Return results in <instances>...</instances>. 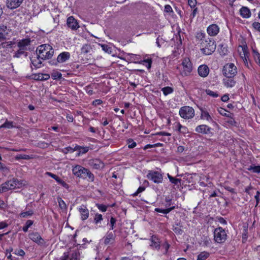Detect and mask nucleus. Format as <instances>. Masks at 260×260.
Here are the masks:
<instances>
[{"label":"nucleus","instance_id":"nucleus-1","mask_svg":"<svg viewBox=\"0 0 260 260\" xmlns=\"http://www.w3.org/2000/svg\"><path fill=\"white\" fill-rule=\"evenodd\" d=\"M196 39L199 42L202 53L205 55L212 54L215 50L216 44L215 41L209 38L204 32H198Z\"/></svg>","mask_w":260,"mask_h":260},{"label":"nucleus","instance_id":"nucleus-2","mask_svg":"<svg viewBox=\"0 0 260 260\" xmlns=\"http://www.w3.org/2000/svg\"><path fill=\"white\" fill-rule=\"evenodd\" d=\"M36 53L43 60H46L52 57L54 54V49L51 45L45 44L39 46Z\"/></svg>","mask_w":260,"mask_h":260},{"label":"nucleus","instance_id":"nucleus-3","mask_svg":"<svg viewBox=\"0 0 260 260\" xmlns=\"http://www.w3.org/2000/svg\"><path fill=\"white\" fill-rule=\"evenodd\" d=\"M22 182L17 179L13 178L0 185V193L5 192L9 190L20 188Z\"/></svg>","mask_w":260,"mask_h":260},{"label":"nucleus","instance_id":"nucleus-4","mask_svg":"<svg viewBox=\"0 0 260 260\" xmlns=\"http://www.w3.org/2000/svg\"><path fill=\"white\" fill-rule=\"evenodd\" d=\"M222 72L226 77L233 78L237 73V68L233 63H228L223 66Z\"/></svg>","mask_w":260,"mask_h":260},{"label":"nucleus","instance_id":"nucleus-5","mask_svg":"<svg viewBox=\"0 0 260 260\" xmlns=\"http://www.w3.org/2000/svg\"><path fill=\"white\" fill-rule=\"evenodd\" d=\"M226 238V233L222 228L219 227L214 230V239L216 242L223 243L225 241Z\"/></svg>","mask_w":260,"mask_h":260},{"label":"nucleus","instance_id":"nucleus-6","mask_svg":"<svg viewBox=\"0 0 260 260\" xmlns=\"http://www.w3.org/2000/svg\"><path fill=\"white\" fill-rule=\"evenodd\" d=\"M179 115L184 119H191L194 116V111L191 107L184 106L180 108L179 110Z\"/></svg>","mask_w":260,"mask_h":260},{"label":"nucleus","instance_id":"nucleus-7","mask_svg":"<svg viewBox=\"0 0 260 260\" xmlns=\"http://www.w3.org/2000/svg\"><path fill=\"white\" fill-rule=\"evenodd\" d=\"M181 64L183 67L182 74L184 76H188L192 71V64L188 58H185L182 60Z\"/></svg>","mask_w":260,"mask_h":260},{"label":"nucleus","instance_id":"nucleus-8","mask_svg":"<svg viewBox=\"0 0 260 260\" xmlns=\"http://www.w3.org/2000/svg\"><path fill=\"white\" fill-rule=\"evenodd\" d=\"M147 177L149 179L156 183H160L162 181V176L158 172L150 171L147 175Z\"/></svg>","mask_w":260,"mask_h":260},{"label":"nucleus","instance_id":"nucleus-9","mask_svg":"<svg viewBox=\"0 0 260 260\" xmlns=\"http://www.w3.org/2000/svg\"><path fill=\"white\" fill-rule=\"evenodd\" d=\"M28 237L30 240L38 245H43L45 244V241L38 232H31L29 234Z\"/></svg>","mask_w":260,"mask_h":260},{"label":"nucleus","instance_id":"nucleus-10","mask_svg":"<svg viewBox=\"0 0 260 260\" xmlns=\"http://www.w3.org/2000/svg\"><path fill=\"white\" fill-rule=\"evenodd\" d=\"M85 171H86V169L79 165H77L72 169L73 173L75 176L82 178L85 177Z\"/></svg>","mask_w":260,"mask_h":260},{"label":"nucleus","instance_id":"nucleus-11","mask_svg":"<svg viewBox=\"0 0 260 260\" xmlns=\"http://www.w3.org/2000/svg\"><path fill=\"white\" fill-rule=\"evenodd\" d=\"M196 132L205 135H208L211 133V128L205 124H202L196 127Z\"/></svg>","mask_w":260,"mask_h":260},{"label":"nucleus","instance_id":"nucleus-12","mask_svg":"<svg viewBox=\"0 0 260 260\" xmlns=\"http://www.w3.org/2000/svg\"><path fill=\"white\" fill-rule=\"evenodd\" d=\"M219 31V27L216 24L210 25L207 28V32L210 36H215Z\"/></svg>","mask_w":260,"mask_h":260},{"label":"nucleus","instance_id":"nucleus-13","mask_svg":"<svg viewBox=\"0 0 260 260\" xmlns=\"http://www.w3.org/2000/svg\"><path fill=\"white\" fill-rule=\"evenodd\" d=\"M67 24L72 30H77L79 27L77 21L73 16H70L67 19Z\"/></svg>","mask_w":260,"mask_h":260},{"label":"nucleus","instance_id":"nucleus-14","mask_svg":"<svg viewBox=\"0 0 260 260\" xmlns=\"http://www.w3.org/2000/svg\"><path fill=\"white\" fill-rule=\"evenodd\" d=\"M32 64L35 68H40L42 66V61L43 60L41 58L38 56L37 53L34 54L30 58Z\"/></svg>","mask_w":260,"mask_h":260},{"label":"nucleus","instance_id":"nucleus-15","mask_svg":"<svg viewBox=\"0 0 260 260\" xmlns=\"http://www.w3.org/2000/svg\"><path fill=\"white\" fill-rule=\"evenodd\" d=\"M89 166L94 169H100L104 167V164L98 159H93L89 161Z\"/></svg>","mask_w":260,"mask_h":260},{"label":"nucleus","instance_id":"nucleus-16","mask_svg":"<svg viewBox=\"0 0 260 260\" xmlns=\"http://www.w3.org/2000/svg\"><path fill=\"white\" fill-rule=\"evenodd\" d=\"M209 68L207 65L202 64L199 67L198 69V74L202 77H206L209 73Z\"/></svg>","mask_w":260,"mask_h":260},{"label":"nucleus","instance_id":"nucleus-17","mask_svg":"<svg viewBox=\"0 0 260 260\" xmlns=\"http://www.w3.org/2000/svg\"><path fill=\"white\" fill-rule=\"evenodd\" d=\"M78 211L80 213L81 218L82 220L87 219L89 217V211L87 207L82 205L78 208Z\"/></svg>","mask_w":260,"mask_h":260},{"label":"nucleus","instance_id":"nucleus-18","mask_svg":"<svg viewBox=\"0 0 260 260\" xmlns=\"http://www.w3.org/2000/svg\"><path fill=\"white\" fill-rule=\"evenodd\" d=\"M23 0H7V6L11 9H14L19 7L22 3Z\"/></svg>","mask_w":260,"mask_h":260},{"label":"nucleus","instance_id":"nucleus-19","mask_svg":"<svg viewBox=\"0 0 260 260\" xmlns=\"http://www.w3.org/2000/svg\"><path fill=\"white\" fill-rule=\"evenodd\" d=\"M70 58V53L68 52H63L60 53L57 58V62L58 63H63L69 59Z\"/></svg>","mask_w":260,"mask_h":260},{"label":"nucleus","instance_id":"nucleus-20","mask_svg":"<svg viewBox=\"0 0 260 260\" xmlns=\"http://www.w3.org/2000/svg\"><path fill=\"white\" fill-rule=\"evenodd\" d=\"M236 81L233 78L226 77L225 79H223V83L227 88H232L234 87L236 84Z\"/></svg>","mask_w":260,"mask_h":260},{"label":"nucleus","instance_id":"nucleus-21","mask_svg":"<svg viewBox=\"0 0 260 260\" xmlns=\"http://www.w3.org/2000/svg\"><path fill=\"white\" fill-rule=\"evenodd\" d=\"M30 40L29 39H24L20 41L18 43V47L19 48H21L24 50L27 49V46L30 45Z\"/></svg>","mask_w":260,"mask_h":260},{"label":"nucleus","instance_id":"nucleus-22","mask_svg":"<svg viewBox=\"0 0 260 260\" xmlns=\"http://www.w3.org/2000/svg\"><path fill=\"white\" fill-rule=\"evenodd\" d=\"M240 13L241 16L243 18H248L251 16V12L250 10L246 7H242L240 10Z\"/></svg>","mask_w":260,"mask_h":260},{"label":"nucleus","instance_id":"nucleus-23","mask_svg":"<svg viewBox=\"0 0 260 260\" xmlns=\"http://www.w3.org/2000/svg\"><path fill=\"white\" fill-rule=\"evenodd\" d=\"M113 240V233L111 231H109L105 237L104 243L106 245L109 244L111 241Z\"/></svg>","mask_w":260,"mask_h":260},{"label":"nucleus","instance_id":"nucleus-24","mask_svg":"<svg viewBox=\"0 0 260 260\" xmlns=\"http://www.w3.org/2000/svg\"><path fill=\"white\" fill-rule=\"evenodd\" d=\"M201 118L202 119L206 120L208 121H212V118L209 113L205 110H201Z\"/></svg>","mask_w":260,"mask_h":260},{"label":"nucleus","instance_id":"nucleus-25","mask_svg":"<svg viewBox=\"0 0 260 260\" xmlns=\"http://www.w3.org/2000/svg\"><path fill=\"white\" fill-rule=\"evenodd\" d=\"M85 175L84 177H83L84 179H87L89 181H93L94 179V176L93 174L88 169H86V171H85L84 174Z\"/></svg>","mask_w":260,"mask_h":260},{"label":"nucleus","instance_id":"nucleus-26","mask_svg":"<svg viewBox=\"0 0 260 260\" xmlns=\"http://www.w3.org/2000/svg\"><path fill=\"white\" fill-rule=\"evenodd\" d=\"M210 256V253L207 251H203L201 252L197 257V260H206Z\"/></svg>","mask_w":260,"mask_h":260},{"label":"nucleus","instance_id":"nucleus-27","mask_svg":"<svg viewBox=\"0 0 260 260\" xmlns=\"http://www.w3.org/2000/svg\"><path fill=\"white\" fill-rule=\"evenodd\" d=\"M34 212L32 210H28L26 211L21 212L19 215L20 218H27L31 216L34 214Z\"/></svg>","mask_w":260,"mask_h":260},{"label":"nucleus","instance_id":"nucleus-28","mask_svg":"<svg viewBox=\"0 0 260 260\" xmlns=\"http://www.w3.org/2000/svg\"><path fill=\"white\" fill-rule=\"evenodd\" d=\"M92 50L91 47L89 44H85L81 48V51L82 54L90 53Z\"/></svg>","mask_w":260,"mask_h":260},{"label":"nucleus","instance_id":"nucleus-29","mask_svg":"<svg viewBox=\"0 0 260 260\" xmlns=\"http://www.w3.org/2000/svg\"><path fill=\"white\" fill-rule=\"evenodd\" d=\"M218 51L222 56L225 55L228 53L227 48L223 44H220L218 46Z\"/></svg>","mask_w":260,"mask_h":260},{"label":"nucleus","instance_id":"nucleus-30","mask_svg":"<svg viewBox=\"0 0 260 260\" xmlns=\"http://www.w3.org/2000/svg\"><path fill=\"white\" fill-rule=\"evenodd\" d=\"M75 149L76 150L79 151V154L78 155L80 154H83L87 152L89 150V147H82V146H76L75 147Z\"/></svg>","mask_w":260,"mask_h":260},{"label":"nucleus","instance_id":"nucleus-31","mask_svg":"<svg viewBox=\"0 0 260 260\" xmlns=\"http://www.w3.org/2000/svg\"><path fill=\"white\" fill-rule=\"evenodd\" d=\"M175 208V206L171 207L170 208H169L166 209H162L160 208H155V211L164 214H167L169 213L170 211H171L172 210H173Z\"/></svg>","mask_w":260,"mask_h":260},{"label":"nucleus","instance_id":"nucleus-32","mask_svg":"<svg viewBox=\"0 0 260 260\" xmlns=\"http://www.w3.org/2000/svg\"><path fill=\"white\" fill-rule=\"evenodd\" d=\"M34 221L31 220H28L25 222V225L22 228V230L24 232H27L28 229L33 224Z\"/></svg>","mask_w":260,"mask_h":260},{"label":"nucleus","instance_id":"nucleus-33","mask_svg":"<svg viewBox=\"0 0 260 260\" xmlns=\"http://www.w3.org/2000/svg\"><path fill=\"white\" fill-rule=\"evenodd\" d=\"M247 169L253 173H260V166H250Z\"/></svg>","mask_w":260,"mask_h":260},{"label":"nucleus","instance_id":"nucleus-34","mask_svg":"<svg viewBox=\"0 0 260 260\" xmlns=\"http://www.w3.org/2000/svg\"><path fill=\"white\" fill-rule=\"evenodd\" d=\"M161 91H162L164 94L165 95H167L173 92V89L172 87L167 86L164 87L161 89Z\"/></svg>","mask_w":260,"mask_h":260},{"label":"nucleus","instance_id":"nucleus-35","mask_svg":"<svg viewBox=\"0 0 260 260\" xmlns=\"http://www.w3.org/2000/svg\"><path fill=\"white\" fill-rule=\"evenodd\" d=\"M102 50L105 52L108 53H111L112 52V48L107 44H100Z\"/></svg>","mask_w":260,"mask_h":260},{"label":"nucleus","instance_id":"nucleus-36","mask_svg":"<svg viewBox=\"0 0 260 260\" xmlns=\"http://www.w3.org/2000/svg\"><path fill=\"white\" fill-rule=\"evenodd\" d=\"M178 131L182 133V134H187L188 133V129L186 127L182 126L181 124L178 123L177 124Z\"/></svg>","mask_w":260,"mask_h":260},{"label":"nucleus","instance_id":"nucleus-37","mask_svg":"<svg viewBox=\"0 0 260 260\" xmlns=\"http://www.w3.org/2000/svg\"><path fill=\"white\" fill-rule=\"evenodd\" d=\"M151 246L155 248H159V244L158 239L155 237H152L151 239Z\"/></svg>","mask_w":260,"mask_h":260},{"label":"nucleus","instance_id":"nucleus-38","mask_svg":"<svg viewBox=\"0 0 260 260\" xmlns=\"http://www.w3.org/2000/svg\"><path fill=\"white\" fill-rule=\"evenodd\" d=\"M15 43L14 42L8 41V42H5L2 43V46H3V48H12L13 47L14 45H15Z\"/></svg>","mask_w":260,"mask_h":260},{"label":"nucleus","instance_id":"nucleus-39","mask_svg":"<svg viewBox=\"0 0 260 260\" xmlns=\"http://www.w3.org/2000/svg\"><path fill=\"white\" fill-rule=\"evenodd\" d=\"M168 177L170 180V181L175 185H177L178 183H180L181 182V179H177L173 177L171 175H170L169 174H168Z\"/></svg>","mask_w":260,"mask_h":260},{"label":"nucleus","instance_id":"nucleus-40","mask_svg":"<svg viewBox=\"0 0 260 260\" xmlns=\"http://www.w3.org/2000/svg\"><path fill=\"white\" fill-rule=\"evenodd\" d=\"M57 201L58 203V205H59V207L61 209H63V210L66 209H67L66 204L65 202L62 200V199L60 197H58L57 198Z\"/></svg>","mask_w":260,"mask_h":260},{"label":"nucleus","instance_id":"nucleus-41","mask_svg":"<svg viewBox=\"0 0 260 260\" xmlns=\"http://www.w3.org/2000/svg\"><path fill=\"white\" fill-rule=\"evenodd\" d=\"M15 158L17 160H19L21 159H25V160H28L31 158L29 155H26V154H17Z\"/></svg>","mask_w":260,"mask_h":260},{"label":"nucleus","instance_id":"nucleus-42","mask_svg":"<svg viewBox=\"0 0 260 260\" xmlns=\"http://www.w3.org/2000/svg\"><path fill=\"white\" fill-rule=\"evenodd\" d=\"M252 52L255 61L260 66V54L255 50H253Z\"/></svg>","mask_w":260,"mask_h":260},{"label":"nucleus","instance_id":"nucleus-43","mask_svg":"<svg viewBox=\"0 0 260 260\" xmlns=\"http://www.w3.org/2000/svg\"><path fill=\"white\" fill-rule=\"evenodd\" d=\"M13 250V249L12 247H10L6 250V254L8 255L7 258L10 260H15V257H13L11 254V252H12Z\"/></svg>","mask_w":260,"mask_h":260},{"label":"nucleus","instance_id":"nucleus-44","mask_svg":"<svg viewBox=\"0 0 260 260\" xmlns=\"http://www.w3.org/2000/svg\"><path fill=\"white\" fill-rule=\"evenodd\" d=\"M14 125H13V122L11 121H9L7 120L3 124L0 126V128L1 127H5L7 128H11L14 127Z\"/></svg>","mask_w":260,"mask_h":260},{"label":"nucleus","instance_id":"nucleus-45","mask_svg":"<svg viewBox=\"0 0 260 260\" xmlns=\"http://www.w3.org/2000/svg\"><path fill=\"white\" fill-rule=\"evenodd\" d=\"M173 230L176 234L181 235L183 233L182 230L178 224H176L175 226H174Z\"/></svg>","mask_w":260,"mask_h":260},{"label":"nucleus","instance_id":"nucleus-46","mask_svg":"<svg viewBox=\"0 0 260 260\" xmlns=\"http://www.w3.org/2000/svg\"><path fill=\"white\" fill-rule=\"evenodd\" d=\"M79 256V251H75L73 252L71 255H69L70 260H77Z\"/></svg>","mask_w":260,"mask_h":260},{"label":"nucleus","instance_id":"nucleus-47","mask_svg":"<svg viewBox=\"0 0 260 260\" xmlns=\"http://www.w3.org/2000/svg\"><path fill=\"white\" fill-rule=\"evenodd\" d=\"M141 63L145 65L147 67V69H149L151 67L152 60L151 59H147L143 61H141Z\"/></svg>","mask_w":260,"mask_h":260},{"label":"nucleus","instance_id":"nucleus-48","mask_svg":"<svg viewBox=\"0 0 260 260\" xmlns=\"http://www.w3.org/2000/svg\"><path fill=\"white\" fill-rule=\"evenodd\" d=\"M248 52L246 50V49L245 47L242 48V52L240 53V56L243 60L245 59V58H248Z\"/></svg>","mask_w":260,"mask_h":260},{"label":"nucleus","instance_id":"nucleus-49","mask_svg":"<svg viewBox=\"0 0 260 260\" xmlns=\"http://www.w3.org/2000/svg\"><path fill=\"white\" fill-rule=\"evenodd\" d=\"M127 143L128 144V147L129 148H133L137 145L136 143L132 139H129L127 140Z\"/></svg>","mask_w":260,"mask_h":260},{"label":"nucleus","instance_id":"nucleus-50","mask_svg":"<svg viewBox=\"0 0 260 260\" xmlns=\"http://www.w3.org/2000/svg\"><path fill=\"white\" fill-rule=\"evenodd\" d=\"M25 51V50L21 48H19V50L15 52V54L14 55V57L16 58L20 57L22 54L24 53Z\"/></svg>","mask_w":260,"mask_h":260},{"label":"nucleus","instance_id":"nucleus-51","mask_svg":"<svg viewBox=\"0 0 260 260\" xmlns=\"http://www.w3.org/2000/svg\"><path fill=\"white\" fill-rule=\"evenodd\" d=\"M56 181L63 187L66 188H68L69 187V185L59 177H58V179H57Z\"/></svg>","mask_w":260,"mask_h":260},{"label":"nucleus","instance_id":"nucleus-52","mask_svg":"<svg viewBox=\"0 0 260 260\" xmlns=\"http://www.w3.org/2000/svg\"><path fill=\"white\" fill-rule=\"evenodd\" d=\"M206 93L210 95V96H211L212 97H214V98H216L218 96V94L217 93V92H214L213 91H212L210 89H206Z\"/></svg>","mask_w":260,"mask_h":260},{"label":"nucleus","instance_id":"nucleus-53","mask_svg":"<svg viewBox=\"0 0 260 260\" xmlns=\"http://www.w3.org/2000/svg\"><path fill=\"white\" fill-rule=\"evenodd\" d=\"M103 219L102 215L101 214H96L94 217V221L96 223H98Z\"/></svg>","mask_w":260,"mask_h":260},{"label":"nucleus","instance_id":"nucleus-54","mask_svg":"<svg viewBox=\"0 0 260 260\" xmlns=\"http://www.w3.org/2000/svg\"><path fill=\"white\" fill-rule=\"evenodd\" d=\"M14 253L17 255H19L21 256H23L25 253L22 249H16L15 250Z\"/></svg>","mask_w":260,"mask_h":260},{"label":"nucleus","instance_id":"nucleus-55","mask_svg":"<svg viewBox=\"0 0 260 260\" xmlns=\"http://www.w3.org/2000/svg\"><path fill=\"white\" fill-rule=\"evenodd\" d=\"M218 111L221 115L229 117V114L227 113V111L224 109L220 108L218 110Z\"/></svg>","mask_w":260,"mask_h":260},{"label":"nucleus","instance_id":"nucleus-56","mask_svg":"<svg viewBox=\"0 0 260 260\" xmlns=\"http://www.w3.org/2000/svg\"><path fill=\"white\" fill-rule=\"evenodd\" d=\"M85 89L86 93H88L90 95H92L94 93L92 87L90 86H86L85 87Z\"/></svg>","mask_w":260,"mask_h":260},{"label":"nucleus","instance_id":"nucleus-57","mask_svg":"<svg viewBox=\"0 0 260 260\" xmlns=\"http://www.w3.org/2000/svg\"><path fill=\"white\" fill-rule=\"evenodd\" d=\"M96 206L98 209L102 212H105L106 211L107 207L105 205L102 204H96Z\"/></svg>","mask_w":260,"mask_h":260},{"label":"nucleus","instance_id":"nucleus-58","mask_svg":"<svg viewBox=\"0 0 260 260\" xmlns=\"http://www.w3.org/2000/svg\"><path fill=\"white\" fill-rule=\"evenodd\" d=\"M188 4L191 8H194L197 4L196 0H187Z\"/></svg>","mask_w":260,"mask_h":260},{"label":"nucleus","instance_id":"nucleus-59","mask_svg":"<svg viewBox=\"0 0 260 260\" xmlns=\"http://www.w3.org/2000/svg\"><path fill=\"white\" fill-rule=\"evenodd\" d=\"M252 26L258 31H260V23L258 22H254L252 23Z\"/></svg>","mask_w":260,"mask_h":260},{"label":"nucleus","instance_id":"nucleus-60","mask_svg":"<svg viewBox=\"0 0 260 260\" xmlns=\"http://www.w3.org/2000/svg\"><path fill=\"white\" fill-rule=\"evenodd\" d=\"M70 259L69 254L68 252H64L62 256H61L59 259L60 260H68Z\"/></svg>","mask_w":260,"mask_h":260},{"label":"nucleus","instance_id":"nucleus-61","mask_svg":"<svg viewBox=\"0 0 260 260\" xmlns=\"http://www.w3.org/2000/svg\"><path fill=\"white\" fill-rule=\"evenodd\" d=\"M145 190V187H139L137 190L133 194V196H137L139 193L142 192Z\"/></svg>","mask_w":260,"mask_h":260},{"label":"nucleus","instance_id":"nucleus-62","mask_svg":"<svg viewBox=\"0 0 260 260\" xmlns=\"http://www.w3.org/2000/svg\"><path fill=\"white\" fill-rule=\"evenodd\" d=\"M102 103V101L100 99L95 100L92 102V105L94 106H97L101 105Z\"/></svg>","mask_w":260,"mask_h":260},{"label":"nucleus","instance_id":"nucleus-63","mask_svg":"<svg viewBox=\"0 0 260 260\" xmlns=\"http://www.w3.org/2000/svg\"><path fill=\"white\" fill-rule=\"evenodd\" d=\"M259 195H260V192L259 191H257L256 192V194L254 196V198L256 200V206L258 205L259 202Z\"/></svg>","mask_w":260,"mask_h":260},{"label":"nucleus","instance_id":"nucleus-64","mask_svg":"<svg viewBox=\"0 0 260 260\" xmlns=\"http://www.w3.org/2000/svg\"><path fill=\"white\" fill-rule=\"evenodd\" d=\"M165 11L167 13H170L173 12V10L169 5H167L165 6Z\"/></svg>","mask_w":260,"mask_h":260}]
</instances>
